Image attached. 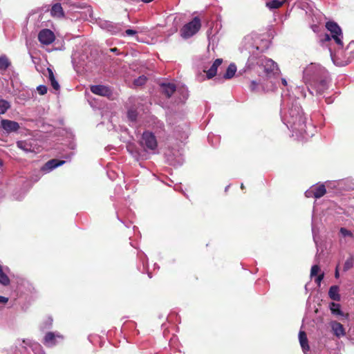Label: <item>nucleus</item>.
Wrapping results in <instances>:
<instances>
[{
	"label": "nucleus",
	"mask_w": 354,
	"mask_h": 354,
	"mask_svg": "<svg viewBox=\"0 0 354 354\" xmlns=\"http://www.w3.org/2000/svg\"><path fill=\"white\" fill-rule=\"evenodd\" d=\"M256 66L263 70L262 77L270 84L264 86L263 88L267 91H272L277 88L280 73L277 63L266 57H257L251 55L248 59L247 67L249 69H254Z\"/></svg>",
	"instance_id": "1"
},
{
	"label": "nucleus",
	"mask_w": 354,
	"mask_h": 354,
	"mask_svg": "<svg viewBox=\"0 0 354 354\" xmlns=\"http://www.w3.org/2000/svg\"><path fill=\"white\" fill-rule=\"evenodd\" d=\"M281 118L287 127L295 133L306 138L310 137L306 131V118L303 114L300 105L295 101L286 112L281 113Z\"/></svg>",
	"instance_id": "2"
},
{
	"label": "nucleus",
	"mask_w": 354,
	"mask_h": 354,
	"mask_svg": "<svg viewBox=\"0 0 354 354\" xmlns=\"http://www.w3.org/2000/svg\"><path fill=\"white\" fill-rule=\"evenodd\" d=\"M303 73L304 83L316 88L318 93H322L326 88L328 72L319 64L311 63Z\"/></svg>",
	"instance_id": "3"
},
{
	"label": "nucleus",
	"mask_w": 354,
	"mask_h": 354,
	"mask_svg": "<svg viewBox=\"0 0 354 354\" xmlns=\"http://www.w3.org/2000/svg\"><path fill=\"white\" fill-rule=\"evenodd\" d=\"M140 145L144 148L145 151H151L153 153H155L158 147L156 137L150 131H146L143 132Z\"/></svg>",
	"instance_id": "4"
},
{
	"label": "nucleus",
	"mask_w": 354,
	"mask_h": 354,
	"mask_svg": "<svg viewBox=\"0 0 354 354\" xmlns=\"http://www.w3.org/2000/svg\"><path fill=\"white\" fill-rule=\"evenodd\" d=\"M201 20L195 17L190 22L184 25L180 29V35L184 39H187L194 35L201 28Z\"/></svg>",
	"instance_id": "5"
},
{
	"label": "nucleus",
	"mask_w": 354,
	"mask_h": 354,
	"mask_svg": "<svg viewBox=\"0 0 354 354\" xmlns=\"http://www.w3.org/2000/svg\"><path fill=\"white\" fill-rule=\"evenodd\" d=\"M326 28L330 32L333 39L339 46H343L342 32L340 27L334 21H328L326 24Z\"/></svg>",
	"instance_id": "6"
},
{
	"label": "nucleus",
	"mask_w": 354,
	"mask_h": 354,
	"mask_svg": "<svg viewBox=\"0 0 354 354\" xmlns=\"http://www.w3.org/2000/svg\"><path fill=\"white\" fill-rule=\"evenodd\" d=\"M15 354H44L41 346L39 344L34 343L28 344L24 340L22 342L21 348L16 351Z\"/></svg>",
	"instance_id": "7"
},
{
	"label": "nucleus",
	"mask_w": 354,
	"mask_h": 354,
	"mask_svg": "<svg viewBox=\"0 0 354 354\" xmlns=\"http://www.w3.org/2000/svg\"><path fill=\"white\" fill-rule=\"evenodd\" d=\"M1 129L6 133L17 132L20 126L18 122L10 120L3 119L0 123Z\"/></svg>",
	"instance_id": "8"
},
{
	"label": "nucleus",
	"mask_w": 354,
	"mask_h": 354,
	"mask_svg": "<svg viewBox=\"0 0 354 354\" xmlns=\"http://www.w3.org/2000/svg\"><path fill=\"white\" fill-rule=\"evenodd\" d=\"M55 37L49 29L41 30L38 35L39 41L44 45H49L55 41Z\"/></svg>",
	"instance_id": "9"
},
{
	"label": "nucleus",
	"mask_w": 354,
	"mask_h": 354,
	"mask_svg": "<svg viewBox=\"0 0 354 354\" xmlns=\"http://www.w3.org/2000/svg\"><path fill=\"white\" fill-rule=\"evenodd\" d=\"M58 339H63V336L59 333L48 332L44 337V344L46 346H53L57 343Z\"/></svg>",
	"instance_id": "10"
},
{
	"label": "nucleus",
	"mask_w": 354,
	"mask_h": 354,
	"mask_svg": "<svg viewBox=\"0 0 354 354\" xmlns=\"http://www.w3.org/2000/svg\"><path fill=\"white\" fill-rule=\"evenodd\" d=\"M162 93L165 95L167 97H170L171 95L176 91V86L171 82H163L160 84Z\"/></svg>",
	"instance_id": "11"
},
{
	"label": "nucleus",
	"mask_w": 354,
	"mask_h": 354,
	"mask_svg": "<svg viewBox=\"0 0 354 354\" xmlns=\"http://www.w3.org/2000/svg\"><path fill=\"white\" fill-rule=\"evenodd\" d=\"M65 161L57 159H52L48 161L42 167L41 171L48 173L51 171L53 169L57 168L59 166L62 165Z\"/></svg>",
	"instance_id": "12"
},
{
	"label": "nucleus",
	"mask_w": 354,
	"mask_h": 354,
	"mask_svg": "<svg viewBox=\"0 0 354 354\" xmlns=\"http://www.w3.org/2000/svg\"><path fill=\"white\" fill-rule=\"evenodd\" d=\"M330 327L333 334L338 338L344 337L346 335L345 328L343 325L338 322L333 321L330 322Z\"/></svg>",
	"instance_id": "13"
},
{
	"label": "nucleus",
	"mask_w": 354,
	"mask_h": 354,
	"mask_svg": "<svg viewBox=\"0 0 354 354\" xmlns=\"http://www.w3.org/2000/svg\"><path fill=\"white\" fill-rule=\"evenodd\" d=\"M92 93L101 96H109L111 94V89L103 85H95L91 87Z\"/></svg>",
	"instance_id": "14"
},
{
	"label": "nucleus",
	"mask_w": 354,
	"mask_h": 354,
	"mask_svg": "<svg viewBox=\"0 0 354 354\" xmlns=\"http://www.w3.org/2000/svg\"><path fill=\"white\" fill-rule=\"evenodd\" d=\"M268 46L269 41L268 40H261V43L260 44H259L258 42L256 41L255 44H251L250 46H247L246 48L250 50V52L254 53V50L263 52L268 48Z\"/></svg>",
	"instance_id": "15"
},
{
	"label": "nucleus",
	"mask_w": 354,
	"mask_h": 354,
	"mask_svg": "<svg viewBox=\"0 0 354 354\" xmlns=\"http://www.w3.org/2000/svg\"><path fill=\"white\" fill-rule=\"evenodd\" d=\"M222 59H216L212 64V66L207 71H205L208 79H211L216 75L217 68L222 64Z\"/></svg>",
	"instance_id": "16"
},
{
	"label": "nucleus",
	"mask_w": 354,
	"mask_h": 354,
	"mask_svg": "<svg viewBox=\"0 0 354 354\" xmlns=\"http://www.w3.org/2000/svg\"><path fill=\"white\" fill-rule=\"evenodd\" d=\"M50 14L53 17L61 18L64 17V11L60 3H55L52 6Z\"/></svg>",
	"instance_id": "17"
},
{
	"label": "nucleus",
	"mask_w": 354,
	"mask_h": 354,
	"mask_svg": "<svg viewBox=\"0 0 354 354\" xmlns=\"http://www.w3.org/2000/svg\"><path fill=\"white\" fill-rule=\"evenodd\" d=\"M47 73H48V79L49 82H50L52 87L55 91H59V89L60 88L59 84L55 77L53 70L50 68H48Z\"/></svg>",
	"instance_id": "18"
},
{
	"label": "nucleus",
	"mask_w": 354,
	"mask_h": 354,
	"mask_svg": "<svg viewBox=\"0 0 354 354\" xmlns=\"http://www.w3.org/2000/svg\"><path fill=\"white\" fill-rule=\"evenodd\" d=\"M266 84H270L265 80H264V82L261 83V84L257 82L254 80H252L250 82V89L252 92H259L261 89H262L265 91H267L266 90H265L263 88V86H266Z\"/></svg>",
	"instance_id": "19"
},
{
	"label": "nucleus",
	"mask_w": 354,
	"mask_h": 354,
	"mask_svg": "<svg viewBox=\"0 0 354 354\" xmlns=\"http://www.w3.org/2000/svg\"><path fill=\"white\" fill-rule=\"evenodd\" d=\"M17 146L20 149L23 150L26 153L31 152L33 151L32 146L30 142L25 140H20L17 142Z\"/></svg>",
	"instance_id": "20"
},
{
	"label": "nucleus",
	"mask_w": 354,
	"mask_h": 354,
	"mask_svg": "<svg viewBox=\"0 0 354 354\" xmlns=\"http://www.w3.org/2000/svg\"><path fill=\"white\" fill-rule=\"evenodd\" d=\"M287 0H271L266 2V6L270 10L277 9L281 7Z\"/></svg>",
	"instance_id": "21"
},
{
	"label": "nucleus",
	"mask_w": 354,
	"mask_h": 354,
	"mask_svg": "<svg viewBox=\"0 0 354 354\" xmlns=\"http://www.w3.org/2000/svg\"><path fill=\"white\" fill-rule=\"evenodd\" d=\"M299 339L301 344V346L303 351L305 352L309 350V346L308 344V339L306 337V334L304 331H300L299 333Z\"/></svg>",
	"instance_id": "22"
},
{
	"label": "nucleus",
	"mask_w": 354,
	"mask_h": 354,
	"mask_svg": "<svg viewBox=\"0 0 354 354\" xmlns=\"http://www.w3.org/2000/svg\"><path fill=\"white\" fill-rule=\"evenodd\" d=\"M329 297L334 301H339L340 295L339 294V287L333 286L330 288L328 291Z\"/></svg>",
	"instance_id": "23"
},
{
	"label": "nucleus",
	"mask_w": 354,
	"mask_h": 354,
	"mask_svg": "<svg viewBox=\"0 0 354 354\" xmlns=\"http://www.w3.org/2000/svg\"><path fill=\"white\" fill-rule=\"evenodd\" d=\"M11 66V62L6 55L0 56V71H6Z\"/></svg>",
	"instance_id": "24"
},
{
	"label": "nucleus",
	"mask_w": 354,
	"mask_h": 354,
	"mask_svg": "<svg viewBox=\"0 0 354 354\" xmlns=\"http://www.w3.org/2000/svg\"><path fill=\"white\" fill-rule=\"evenodd\" d=\"M236 72V66L234 64H230L227 70H226V72L224 74L223 77L226 80H229V79H231L232 78L235 73Z\"/></svg>",
	"instance_id": "25"
},
{
	"label": "nucleus",
	"mask_w": 354,
	"mask_h": 354,
	"mask_svg": "<svg viewBox=\"0 0 354 354\" xmlns=\"http://www.w3.org/2000/svg\"><path fill=\"white\" fill-rule=\"evenodd\" d=\"M104 28H106L108 31L111 32V34H118L121 31L120 28L112 22L106 21L104 24Z\"/></svg>",
	"instance_id": "26"
},
{
	"label": "nucleus",
	"mask_w": 354,
	"mask_h": 354,
	"mask_svg": "<svg viewBox=\"0 0 354 354\" xmlns=\"http://www.w3.org/2000/svg\"><path fill=\"white\" fill-rule=\"evenodd\" d=\"M329 308H330V310L332 314H333L335 315H339V316L343 315V313L341 310V306L339 304H337L335 302H331L329 304Z\"/></svg>",
	"instance_id": "27"
},
{
	"label": "nucleus",
	"mask_w": 354,
	"mask_h": 354,
	"mask_svg": "<svg viewBox=\"0 0 354 354\" xmlns=\"http://www.w3.org/2000/svg\"><path fill=\"white\" fill-rule=\"evenodd\" d=\"M0 283L3 286H8L10 283V279L7 276L6 271L0 265Z\"/></svg>",
	"instance_id": "28"
},
{
	"label": "nucleus",
	"mask_w": 354,
	"mask_h": 354,
	"mask_svg": "<svg viewBox=\"0 0 354 354\" xmlns=\"http://www.w3.org/2000/svg\"><path fill=\"white\" fill-rule=\"evenodd\" d=\"M315 189V198H319L326 194V188L324 185H320L317 187L313 186Z\"/></svg>",
	"instance_id": "29"
},
{
	"label": "nucleus",
	"mask_w": 354,
	"mask_h": 354,
	"mask_svg": "<svg viewBox=\"0 0 354 354\" xmlns=\"http://www.w3.org/2000/svg\"><path fill=\"white\" fill-rule=\"evenodd\" d=\"M10 107V103L4 100H0V114L5 113Z\"/></svg>",
	"instance_id": "30"
},
{
	"label": "nucleus",
	"mask_w": 354,
	"mask_h": 354,
	"mask_svg": "<svg viewBox=\"0 0 354 354\" xmlns=\"http://www.w3.org/2000/svg\"><path fill=\"white\" fill-rule=\"evenodd\" d=\"M354 266V259L353 257L348 258L344 263V270L347 271L352 268Z\"/></svg>",
	"instance_id": "31"
},
{
	"label": "nucleus",
	"mask_w": 354,
	"mask_h": 354,
	"mask_svg": "<svg viewBox=\"0 0 354 354\" xmlns=\"http://www.w3.org/2000/svg\"><path fill=\"white\" fill-rule=\"evenodd\" d=\"M339 233L344 238H346V237H349L351 239L353 238V234L352 232L344 228V227L340 228Z\"/></svg>",
	"instance_id": "32"
},
{
	"label": "nucleus",
	"mask_w": 354,
	"mask_h": 354,
	"mask_svg": "<svg viewBox=\"0 0 354 354\" xmlns=\"http://www.w3.org/2000/svg\"><path fill=\"white\" fill-rule=\"evenodd\" d=\"M137 115H138V113H137L136 111H135V110L130 109L127 112L128 119L131 122H135L136 120Z\"/></svg>",
	"instance_id": "33"
},
{
	"label": "nucleus",
	"mask_w": 354,
	"mask_h": 354,
	"mask_svg": "<svg viewBox=\"0 0 354 354\" xmlns=\"http://www.w3.org/2000/svg\"><path fill=\"white\" fill-rule=\"evenodd\" d=\"M147 78L145 76H140L134 80V84L136 86H142L145 84Z\"/></svg>",
	"instance_id": "34"
},
{
	"label": "nucleus",
	"mask_w": 354,
	"mask_h": 354,
	"mask_svg": "<svg viewBox=\"0 0 354 354\" xmlns=\"http://www.w3.org/2000/svg\"><path fill=\"white\" fill-rule=\"evenodd\" d=\"M305 195L307 198H315V189L311 187L309 189L306 191Z\"/></svg>",
	"instance_id": "35"
},
{
	"label": "nucleus",
	"mask_w": 354,
	"mask_h": 354,
	"mask_svg": "<svg viewBox=\"0 0 354 354\" xmlns=\"http://www.w3.org/2000/svg\"><path fill=\"white\" fill-rule=\"evenodd\" d=\"M319 270V267L317 265L313 266L310 270V277L316 276Z\"/></svg>",
	"instance_id": "36"
},
{
	"label": "nucleus",
	"mask_w": 354,
	"mask_h": 354,
	"mask_svg": "<svg viewBox=\"0 0 354 354\" xmlns=\"http://www.w3.org/2000/svg\"><path fill=\"white\" fill-rule=\"evenodd\" d=\"M37 90L40 95H44L47 93V87L45 85L38 86Z\"/></svg>",
	"instance_id": "37"
},
{
	"label": "nucleus",
	"mask_w": 354,
	"mask_h": 354,
	"mask_svg": "<svg viewBox=\"0 0 354 354\" xmlns=\"http://www.w3.org/2000/svg\"><path fill=\"white\" fill-rule=\"evenodd\" d=\"M52 324H53V319H52V318L49 317L48 319L47 322L45 324V326H42L41 328L42 329L48 328H50Z\"/></svg>",
	"instance_id": "38"
},
{
	"label": "nucleus",
	"mask_w": 354,
	"mask_h": 354,
	"mask_svg": "<svg viewBox=\"0 0 354 354\" xmlns=\"http://www.w3.org/2000/svg\"><path fill=\"white\" fill-rule=\"evenodd\" d=\"M324 279V273H322L320 274H319L316 279H315V282L319 285L321 281H322V279Z\"/></svg>",
	"instance_id": "39"
},
{
	"label": "nucleus",
	"mask_w": 354,
	"mask_h": 354,
	"mask_svg": "<svg viewBox=\"0 0 354 354\" xmlns=\"http://www.w3.org/2000/svg\"><path fill=\"white\" fill-rule=\"evenodd\" d=\"M125 33L128 36H132L136 33V31L131 29H128L125 31Z\"/></svg>",
	"instance_id": "40"
},
{
	"label": "nucleus",
	"mask_w": 354,
	"mask_h": 354,
	"mask_svg": "<svg viewBox=\"0 0 354 354\" xmlns=\"http://www.w3.org/2000/svg\"><path fill=\"white\" fill-rule=\"evenodd\" d=\"M132 148H133V146H132V145H129V146L127 147V150H128V151H129V152H130V153H131V154H132L135 158H137L138 155H137V153H133V150H132Z\"/></svg>",
	"instance_id": "41"
},
{
	"label": "nucleus",
	"mask_w": 354,
	"mask_h": 354,
	"mask_svg": "<svg viewBox=\"0 0 354 354\" xmlns=\"http://www.w3.org/2000/svg\"><path fill=\"white\" fill-rule=\"evenodd\" d=\"M182 92L183 93V99L185 100L188 97V93H187V91L186 88H182Z\"/></svg>",
	"instance_id": "42"
},
{
	"label": "nucleus",
	"mask_w": 354,
	"mask_h": 354,
	"mask_svg": "<svg viewBox=\"0 0 354 354\" xmlns=\"http://www.w3.org/2000/svg\"><path fill=\"white\" fill-rule=\"evenodd\" d=\"M8 301V299L7 297L0 296V303L6 304Z\"/></svg>",
	"instance_id": "43"
},
{
	"label": "nucleus",
	"mask_w": 354,
	"mask_h": 354,
	"mask_svg": "<svg viewBox=\"0 0 354 354\" xmlns=\"http://www.w3.org/2000/svg\"><path fill=\"white\" fill-rule=\"evenodd\" d=\"M251 40H252V37L250 36H248V37H245V42L246 44H250Z\"/></svg>",
	"instance_id": "44"
},
{
	"label": "nucleus",
	"mask_w": 354,
	"mask_h": 354,
	"mask_svg": "<svg viewBox=\"0 0 354 354\" xmlns=\"http://www.w3.org/2000/svg\"><path fill=\"white\" fill-rule=\"evenodd\" d=\"M330 35H328V34H326V35H324V39H323V41H330Z\"/></svg>",
	"instance_id": "45"
},
{
	"label": "nucleus",
	"mask_w": 354,
	"mask_h": 354,
	"mask_svg": "<svg viewBox=\"0 0 354 354\" xmlns=\"http://www.w3.org/2000/svg\"><path fill=\"white\" fill-rule=\"evenodd\" d=\"M335 277L337 279L339 278V277L338 266H337V268L335 269Z\"/></svg>",
	"instance_id": "46"
},
{
	"label": "nucleus",
	"mask_w": 354,
	"mask_h": 354,
	"mask_svg": "<svg viewBox=\"0 0 354 354\" xmlns=\"http://www.w3.org/2000/svg\"><path fill=\"white\" fill-rule=\"evenodd\" d=\"M281 83L285 86H286L288 85L287 81L284 78H281Z\"/></svg>",
	"instance_id": "47"
},
{
	"label": "nucleus",
	"mask_w": 354,
	"mask_h": 354,
	"mask_svg": "<svg viewBox=\"0 0 354 354\" xmlns=\"http://www.w3.org/2000/svg\"><path fill=\"white\" fill-rule=\"evenodd\" d=\"M116 50H117V48H115L111 49V51H112V52H115Z\"/></svg>",
	"instance_id": "48"
},
{
	"label": "nucleus",
	"mask_w": 354,
	"mask_h": 354,
	"mask_svg": "<svg viewBox=\"0 0 354 354\" xmlns=\"http://www.w3.org/2000/svg\"><path fill=\"white\" fill-rule=\"evenodd\" d=\"M241 189H243V188H244V185H243V183L241 184Z\"/></svg>",
	"instance_id": "49"
},
{
	"label": "nucleus",
	"mask_w": 354,
	"mask_h": 354,
	"mask_svg": "<svg viewBox=\"0 0 354 354\" xmlns=\"http://www.w3.org/2000/svg\"><path fill=\"white\" fill-rule=\"evenodd\" d=\"M148 274H149V278H151V274L149 273Z\"/></svg>",
	"instance_id": "50"
},
{
	"label": "nucleus",
	"mask_w": 354,
	"mask_h": 354,
	"mask_svg": "<svg viewBox=\"0 0 354 354\" xmlns=\"http://www.w3.org/2000/svg\"><path fill=\"white\" fill-rule=\"evenodd\" d=\"M286 99H283V102L284 103L286 102Z\"/></svg>",
	"instance_id": "51"
},
{
	"label": "nucleus",
	"mask_w": 354,
	"mask_h": 354,
	"mask_svg": "<svg viewBox=\"0 0 354 354\" xmlns=\"http://www.w3.org/2000/svg\"><path fill=\"white\" fill-rule=\"evenodd\" d=\"M228 187H229V186L226 187V188H225V191H227V188H228Z\"/></svg>",
	"instance_id": "52"
}]
</instances>
